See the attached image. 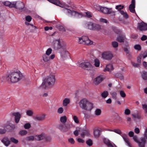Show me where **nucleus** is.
Masks as SVG:
<instances>
[{"label": "nucleus", "mask_w": 147, "mask_h": 147, "mask_svg": "<svg viewBox=\"0 0 147 147\" xmlns=\"http://www.w3.org/2000/svg\"><path fill=\"white\" fill-rule=\"evenodd\" d=\"M97 9L98 11L105 14H111L113 16L116 15V12L113 10L112 8H108L99 6L97 7Z\"/></svg>", "instance_id": "obj_5"}, {"label": "nucleus", "mask_w": 147, "mask_h": 147, "mask_svg": "<svg viewBox=\"0 0 147 147\" xmlns=\"http://www.w3.org/2000/svg\"><path fill=\"white\" fill-rule=\"evenodd\" d=\"M1 142L6 146H8L10 144V142L7 137H5L1 140Z\"/></svg>", "instance_id": "obj_21"}, {"label": "nucleus", "mask_w": 147, "mask_h": 147, "mask_svg": "<svg viewBox=\"0 0 147 147\" xmlns=\"http://www.w3.org/2000/svg\"><path fill=\"white\" fill-rule=\"evenodd\" d=\"M10 140L11 142L15 144L18 143V141L17 140L13 137L10 138Z\"/></svg>", "instance_id": "obj_46"}, {"label": "nucleus", "mask_w": 147, "mask_h": 147, "mask_svg": "<svg viewBox=\"0 0 147 147\" xmlns=\"http://www.w3.org/2000/svg\"><path fill=\"white\" fill-rule=\"evenodd\" d=\"M103 142L107 146L111 142L109 140L105 138L103 139Z\"/></svg>", "instance_id": "obj_49"}, {"label": "nucleus", "mask_w": 147, "mask_h": 147, "mask_svg": "<svg viewBox=\"0 0 147 147\" xmlns=\"http://www.w3.org/2000/svg\"><path fill=\"white\" fill-rule=\"evenodd\" d=\"M131 63L133 66L135 67H138L140 66V63H136L133 62H131Z\"/></svg>", "instance_id": "obj_56"}, {"label": "nucleus", "mask_w": 147, "mask_h": 147, "mask_svg": "<svg viewBox=\"0 0 147 147\" xmlns=\"http://www.w3.org/2000/svg\"><path fill=\"white\" fill-rule=\"evenodd\" d=\"M63 111V108L61 107L59 108L57 111V112L59 114L62 113Z\"/></svg>", "instance_id": "obj_55"}, {"label": "nucleus", "mask_w": 147, "mask_h": 147, "mask_svg": "<svg viewBox=\"0 0 147 147\" xmlns=\"http://www.w3.org/2000/svg\"><path fill=\"white\" fill-rule=\"evenodd\" d=\"M80 131V128L78 130H76L74 132V134L76 136H77L78 135V132Z\"/></svg>", "instance_id": "obj_62"}, {"label": "nucleus", "mask_w": 147, "mask_h": 147, "mask_svg": "<svg viewBox=\"0 0 147 147\" xmlns=\"http://www.w3.org/2000/svg\"><path fill=\"white\" fill-rule=\"evenodd\" d=\"M67 120V117L65 116H63L61 117L60 121L61 122L65 123Z\"/></svg>", "instance_id": "obj_37"}, {"label": "nucleus", "mask_w": 147, "mask_h": 147, "mask_svg": "<svg viewBox=\"0 0 147 147\" xmlns=\"http://www.w3.org/2000/svg\"><path fill=\"white\" fill-rule=\"evenodd\" d=\"M126 39V37L124 35L119 36L117 38L116 40L120 42H123Z\"/></svg>", "instance_id": "obj_24"}, {"label": "nucleus", "mask_w": 147, "mask_h": 147, "mask_svg": "<svg viewBox=\"0 0 147 147\" xmlns=\"http://www.w3.org/2000/svg\"><path fill=\"white\" fill-rule=\"evenodd\" d=\"M64 13L67 14L74 16L77 18H81L85 16V14L81 13H78L76 11L71 10L67 8H65L63 9Z\"/></svg>", "instance_id": "obj_4"}, {"label": "nucleus", "mask_w": 147, "mask_h": 147, "mask_svg": "<svg viewBox=\"0 0 147 147\" xmlns=\"http://www.w3.org/2000/svg\"><path fill=\"white\" fill-rule=\"evenodd\" d=\"M61 56L62 59L64 60L69 58L70 57V55L69 52L65 50L61 51Z\"/></svg>", "instance_id": "obj_16"}, {"label": "nucleus", "mask_w": 147, "mask_h": 147, "mask_svg": "<svg viewBox=\"0 0 147 147\" xmlns=\"http://www.w3.org/2000/svg\"><path fill=\"white\" fill-rule=\"evenodd\" d=\"M141 76L143 80H147V73L145 71H143L141 74Z\"/></svg>", "instance_id": "obj_33"}, {"label": "nucleus", "mask_w": 147, "mask_h": 147, "mask_svg": "<svg viewBox=\"0 0 147 147\" xmlns=\"http://www.w3.org/2000/svg\"><path fill=\"white\" fill-rule=\"evenodd\" d=\"M44 136L43 134H41L38 136H36L34 137L33 136H30L27 137L26 140H27L32 141L34 140H40L43 139L44 138Z\"/></svg>", "instance_id": "obj_9"}, {"label": "nucleus", "mask_w": 147, "mask_h": 147, "mask_svg": "<svg viewBox=\"0 0 147 147\" xmlns=\"http://www.w3.org/2000/svg\"><path fill=\"white\" fill-rule=\"evenodd\" d=\"M52 49L51 48H49L46 52V55H49L52 52Z\"/></svg>", "instance_id": "obj_50"}, {"label": "nucleus", "mask_w": 147, "mask_h": 147, "mask_svg": "<svg viewBox=\"0 0 147 147\" xmlns=\"http://www.w3.org/2000/svg\"><path fill=\"white\" fill-rule=\"evenodd\" d=\"M114 69L113 66L112 64H109L107 65L105 67V69L104 70L105 72L108 71H110L113 70Z\"/></svg>", "instance_id": "obj_25"}, {"label": "nucleus", "mask_w": 147, "mask_h": 147, "mask_svg": "<svg viewBox=\"0 0 147 147\" xmlns=\"http://www.w3.org/2000/svg\"><path fill=\"white\" fill-rule=\"evenodd\" d=\"M94 24L90 22H88L86 24V28L93 30Z\"/></svg>", "instance_id": "obj_19"}, {"label": "nucleus", "mask_w": 147, "mask_h": 147, "mask_svg": "<svg viewBox=\"0 0 147 147\" xmlns=\"http://www.w3.org/2000/svg\"><path fill=\"white\" fill-rule=\"evenodd\" d=\"M111 94L113 98L115 100H116L117 99V94L116 92H111Z\"/></svg>", "instance_id": "obj_40"}, {"label": "nucleus", "mask_w": 147, "mask_h": 147, "mask_svg": "<svg viewBox=\"0 0 147 147\" xmlns=\"http://www.w3.org/2000/svg\"><path fill=\"white\" fill-rule=\"evenodd\" d=\"M123 49L128 58H130L131 57V55L129 52L130 48L128 45H127L124 47Z\"/></svg>", "instance_id": "obj_20"}, {"label": "nucleus", "mask_w": 147, "mask_h": 147, "mask_svg": "<svg viewBox=\"0 0 147 147\" xmlns=\"http://www.w3.org/2000/svg\"><path fill=\"white\" fill-rule=\"evenodd\" d=\"M107 146L108 147H117L114 144H113L111 142Z\"/></svg>", "instance_id": "obj_64"}, {"label": "nucleus", "mask_w": 147, "mask_h": 147, "mask_svg": "<svg viewBox=\"0 0 147 147\" xmlns=\"http://www.w3.org/2000/svg\"><path fill=\"white\" fill-rule=\"evenodd\" d=\"M15 3V1L11 2L9 1H6L4 2V5L7 6H9L10 7H13L15 6L14 5Z\"/></svg>", "instance_id": "obj_23"}, {"label": "nucleus", "mask_w": 147, "mask_h": 147, "mask_svg": "<svg viewBox=\"0 0 147 147\" xmlns=\"http://www.w3.org/2000/svg\"><path fill=\"white\" fill-rule=\"evenodd\" d=\"M130 113V110L128 109H126L124 111V113L126 115H129Z\"/></svg>", "instance_id": "obj_60"}, {"label": "nucleus", "mask_w": 147, "mask_h": 147, "mask_svg": "<svg viewBox=\"0 0 147 147\" xmlns=\"http://www.w3.org/2000/svg\"><path fill=\"white\" fill-rule=\"evenodd\" d=\"M89 136L90 135L89 131L88 130H84L82 133L81 134V137L84 138L85 137V136Z\"/></svg>", "instance_id": "obj_30"}, {"label": "nucleus", "mask_w": 147, "mask_h": 147, "mask_svg": "<svg viewBox=\"0 0 147 147\" xmlns=\"http://www.w3.org/2000/svg\"><path fill=\"white\" fill-rule=\"evenodd\" d=\"M119 11L121 14L123 16V17L126 18H128V15L126 12H125L123 10H120Z\"/></svg>", "instance_id": "obj_39"}, {"label": "nucleus", "mask_w": 147, "mask_h": 147, "mask_svg": "<svg viewBox=\"0 0 147 147\" xmlns=\"http://www.w3.org/2000/svg\"><path fill=\"white\" fill-rule=\"evenodd\" d=\"M23 77L22 74L20 71H19L12 72L6 78L9 82L15 83L21 80Z\"/></svg>", "instance_id": "obj_2"}, {"label": "nucleus", "mask_w": 147, "mask_h": 147, "mask_svg": "<svg viewBox=\"0 0 147 147\" xmlns=\"http://www.w3.org/2000/svg\"><path fill=\"white\" fill-rule=\"evenodd\" d=\"M79 39L78 42L79 44H84L85 39L87 38V36H82L81 37L78 38Z\"/></svg>", "instance_id": "obj_28"}, {"label": "nucleus", "mask_w": 147, "mask_h": 147, "mask_svg": "<svg viewBox=\"0 0 147 147\" xmlns=\"http://www.w3.org/2000/svg\"><path fill=\"white\" fill-rule=\"evenodd\" d=\"M15 4L13 7L16 9L21 10L24 7V3L20 1H15Z\"/></svg>", "instance_id": "obj_13"}, {"label": "nucleus", "mask_w": 147, "mask_h": 147, "mask_svg": "<svg viewBox=\"0 0 147 147\" xmlns=\"http://www.w3.org/2000/svg\"><path fill=\"white\" fill-rule=\"evenodd\" d=\"M142 108L143 109L145 113H147V105L146 104H142Z\"/></svg>", "instance_id": "obj_52"}, {"label": "nucleus", "mask_w": 147, "mask_h": 147, "mask_svg": "<svg viewBox=\"0 0 147 147\" xmlns=\"http://www.w3.org/2000/svg\"><path fill=\"white\" fill-rule=\"evenodd\" d=\"M49 2L53 3L57 5L63 7V6H61L60 5V2L59 0H47Z\"/></svg>", "instance_id": "obj_27"}, {"label": "nucleus", "mask_w": 147, "mask_h": 147, "mask_svg": "<svg viewBox=\"0 0 147 147\" xmlns=\"http://www.w3.org/2000/svg\"><path fill=\"white\" fill-rule=\"evenodd\" d=\"M55 81L54 74H51L47 76L42 82L40 87L42 88H51L53 87Z\"/></svg>", "instance_id": "obj_1"}, {"label": "nucleus", "mask_w": 147, "mask_h": 147, "mask_svg": "<svg viewBox=\"0 0 147 147\" xmlns=\"http://www.w3.org/2000/svg\"><path fill=\"white\" fill-rule=\"evenodd\" d=\"M25 19L28 22H30L32 19L31 17L29 16H28L26 17Z\"/></svg>", "instance_id": "obj_59"}, {"label": "nucleus", "mask_w": 147, "mask_h": 147, "mask_svg": "<svg viewBox=\"0 0 147 147\" xmlns=\"http://www.w3.org/2000/svg\"><path fill=\"white\" fill-rule=\"evenodd\" d=\"M109 94L108 92L107 91L103 92L101 94L102 96L104 98L107 97Z\"/></svg>", "instance_id": "obj_42"}, {"label": "nucleus", "mask_w": 147, "mask_h": 147, "mask_svg": "<svg viewBox=\"0 0 147 147\" xmlns=\"http://www.w3.org/2000/svg\"><path fill=\"white\" fill-rule=\"evenodd\" d=\"M138 28L141 31L147 30V24L144 22L140 23L138 24Z\"/></svg>", "instance_id": "obj_15"}, {"label": "nucleus", "mask_w": 147, "mask_h": 147, "mask_svg": "<svg viewBox=\"0 0 147 147\" xmlns=\"http://www.w3.org/2000/svg\"><path fill=\"white\" fill-rule=\"evenodd\" d=\"M79 105L81 109L88 111H90L94 107L93 103L86 98L81 100Z\"/></svg>", "instance_id": "obj_3"}, {"label": "nucleus", "mask_w": 147, "mask_h": 147, "mask_svg": "<svg viewBox=\"0 0 147 147\" xmlns=\"http://www.w3.org/2000/svg\"><path fill=\"white\" fill-rule=\"evenodd\" d=\"M134 48L135 49L138 51H140L141 50V47L139 45H134Z\"/></svg>", "instance_id": "obj_48"}, {"label": "nucleus", "mask_w": 147, "mask_h": 147, "mask_svg": "<svg viewBox=\"0 0 147 147\" xmlns=\"http://www.w3.org/2000/svg\"><path fill=\"white\" fill-rule=\"evenodd\" d=\"M27 131L25 130H22L19 132L21 136H24L27 133Z\"/></svg>", "instance_id": "obj_54"}, {"label": "nucleus", "mask_w": 147, "mask_h": 147, "mask_svg": "<svg viewBox=\"0 0 147 147\" xmlns=\"http://www.w3.org/2000/svg\"><path fill=\"white\" fill-rule=\"evenodd\" d=\"M101 113V111L100 109H96L94 111L95 114L97 116L100 115Z\"/></svg>", "instance_id": "obj_38"}, {"label": "nucleus", "mask_w": 147, "mask_h": 147, "mask_svg": "<svg viewBox=\"0 0 147 147\" xmlns=\"http://www.w3.org/2000/svg\"><path fill=\"white\" fill-rule=\"evenodd\" d=\"M42 59L45 62H47L49 61L50 60H52L55 57V55L52 54L50 56L46 55H44L42 56Z\"/></svg>", "instance_id": "obj_14"}, {"label": "nucleus", "mask_w": 147, "mask_h": 147, "mask_svg": "<svg viewBox=\"0 0 147 147\" xmlns=\"http://www.w3.org/2000/svg\"><path fill=\"white\" fill-rule=\"evenodd\" d=\"M71 127L70 124H61L59 125L58 128L62 131H65L69 129Z\"/></svg>", "instance_id": "obj_11"}, {"label": "nucleus", "mask_w": 147, "mask_h": 147, "mask_svg": "<svg viewBox=\"0 0 147 147\" xmlns=\"http://www.w3.org/2000/svg\"><path fill=\"white\" fill-rule=\"evenodd\" d=\"M113 31L115 33L118 34H120L121 33L122 31L120 29H118L117 28L113 27L112 28Z\"/></svg>", "instance_id": "obj_35"}, {"label": "nucleus", "mask_w": 147, "mask_h": 147, "mask_svg": "<svg viewBox=\"0 0 147 147\" xmlns=\"http://www.w3.org/2000/svg\"><path fill=\"white\" fill-rule=\"evenodd\" d=\"M94 137L96 138H97L100 135V131L98 129H94Z\"/></svg>", "instance_id": "obj_26"}, {"label": "nucleus", "mask_w": 147, "mask_h": 147, "mask_svg": "<svg viewBox=\"0 0 147 147\" xmlns=\"http://www.w3.org/2000/svg\"><path fill=\"white\" fill-rule=\"evenodd\" d=\"M121 136L126 143V145L129 147H132L131 145L129 142V140L127 136L125 134H123Z\"/></svg>", "instance_id": "obj_17"}, {"label": "nucleus", "mask_w": 147, "mask_h": 147, "mask_svg": "<svg viewBox=\"0 0 147 147\" xmlns=\"http://www.w3.org/2000/svg\"><path fill=\"white\" fill-rule=\"evenodd\" d=\"M102 27L97 24H94L93 28V30H100L102 29Z\"/></svg>", "instance_id": "obj_31"}, {"label": "nucleus", "mask_w": 147, "mask_h": 147, "mask_svg": "<svg viewBox=\"0 0 147 147\" xmlns=\"http://www.w3.org/2000/svg\"><path fill=\"white\" fill-rule=\"evenodd\" d=\"M84 14H85V16L87 18H90L92 17V14L89 11L85 12Z\"/></svg>", "instance_id": "obj_44"}, {"label": "nucleus", "mask_w": 147, "mask_h": 147, "mask_svg": "<svg viewBox=\"0 0 147 147\" xmlns=\"http://www.w3.org/2000/svg\"><path fill=\"white\" fill-rule=\"evenodd\" d=\"M73 118L75 122L77 123H78L79 121L77 117L76 116H74Z\"/></svg>", "instance_id": "obj_57"}, {"label": "nucleus", "mask_w": 147, "mask_h": 147, "mask_svg": "<svg viewBox=\"0 0 147 147\" xmlns=\"http://www.w3.org/2000/svg\"><path fill=\"white\" fill-rule=\"evenodd\" d=\"M124 7L123 5H117L115 7V9H118L119 11L121 10V9H123Z\"/></svg>", "instance_id": "obj_43"}, {"label": "nucleus", "mask_w": 147, "mask_h": 147, "mask_svg": "<svg viewBox=\"0 0 147 147\" xmlns=\"http://www.w3.org/2000/svg\"><path fill=\"white\" fill-rule=\"evenodd\" d=\"M146 142V140L145 138H141L140 141L138 143L139 147H144Z\"/></svg>", "instance_id": "obj_22"}, {"label": "nucleus", "mask_w": 147, "mask_h": 147, "mask_svg": "<svg viewBox=\"0 0 147 147\" xmlns=\"http://www.w3.org/2000/svg\"><path fill=\"white\" fill-rule=\"evenodd\" d=\"M112 45L113 48H116L118 47V44L116 41H113L112 42Z\"/></svg>", "instance_id": "obj_45"}, {"label": "nucleus", "mask_w": 147, "mask_h": 147, "mask_svg": "<svg viewBox=\"0 0 147 147\" xmlns=\"http://www.w3.org/2000/svg\"><path fill=\"white\" fill-rule=\"evenodd\" d=\"M70 102V100L68 98H65L63 101V105L64 106L66 107Z\"/></svg>", "instance_id": "obj_32"}, {"label": "nucleus", "mask_w": 147, "mask_h": 147, "mask_svg": "<svg viewBox=\"0 0 147 147\" xmlns=\"http://www.w3.org/2000/svg\"><path fill=\"white\" fill-rule=\"evenodd\" d=\"M107 146L108 147H117L114 144H113L111 142Z\"/></svg>", "instance_id": "obj_63"}, {"label": "nucleus", "mask_w": 147, "mask_h": 147, "mask_svg": "<svg viewBox=\"0 0 147 147\" xmlns=\"http://www.w3.org/2000/svg\"><path fill=\"white\" fill-rule=\"evenodd\" d=\"M119 94L121 96L122 98H124L126 96V94L123 91H120L119 92Z\"/></svg>", "instance_id": "obj_51"}, {"label": "nucleus", "mask_w": 147, "mask_h": 147, "mask_svg": "<svg viewBox=\"0 0 147 147\" xmlns=\"http://www.w3.org/2000/svg\"><path fill=\"white\" fill-rule=\"evenodd\" d=\"M113 57V55L110 52H105L103 53L102 54V58L105 60H111Z\"/></svg>", "instance_id": "obj_10"}, {"label": "nucleus", "mask_w": 147, "mask_h": 147, "mask_svg": "<svg viewBox=\"0 0 147 147\" xmlns=\"http://www.w3.org/2000/svg\"><path fill=\"white\" fill-rule=\"evenodd\" d=\"M26 114L29 116H32L33 114L32 111L31 110H28L26 111Z\"/></svg>", "instance_id": "obj_41"}, {"label": "nucleus", "mask_w": 147, "mask_h": 147, "mask_svg": "<svg viewBox=\"0 0 147 147\" xmlns=\"http://www.w3.org/2000/svg\"><path fill=\"white\" fill-rule=\"evenodd\" d=\"M52 47L55 50H57L61 48L62 46L60 40H54L53 42Z\"/></svg>", "instance_id": "obj_8"}, {"label": "nucleus", "mask_w": 147, "mask_h": 147, "mask_svg": "<svg viewBox=\"0 0 147 147\" xmlns=\"http://www.w3.org/2000/svg\"><path fill=\"white\" fill-rule=\"evenodd\" d=\"M94 65L96 67H98L100 66V62L99 60L97 59H95L94 60Z\"/></svg>", "instance_id": "obj_36"}, {"label": "nucleus", "mask_w": 147, "mask_h": 147, "mask_svg": "<svg viewBox=\"0 0 147 147\" xmlns=\"http://www.w3.org/2000/svg\"><path fill=\"white\" fill-rule=\"evenodd\" d=\"M117 76H118V77L121 80H123L124 79V77L123 75L121 73H119L117 74Z\"/></svg>", "instance_id": "obj_58"}, {"label": "nucleus", "mask_w": 147, "mask_h": 147, "mask_svg": "<svg viewBox=\"0 0 147 147\" xmlns=\"http://www.w3.org/2000/svg\"><path fill=\"white\" fill-rule=\"evenodd\" d=\"M12 115L14 117L15 122L16 123H18L20 120L21 117V114L19 112H14L12 113Z\"/></svg>", "instance_id": "obj_12"}, {"label": "nucleus", "mask_w": 147, "mask_h": 147, "mask_svg": "<svg viewBox=\"0 0 147 147\" xmlns=\"http://www.w3.org/2000/svg\"><path fill=\"white\" fill-rule=\"evenodd\" d=\"M87 144L89 146H91L92 144V141L90 139H89L86 142Z\"/></svg>", "instance_id": "obj_53"}, {"label": "nucleus", "mask_w": 147, "mask_h": 147, "mask_svg": "<svg viewBox=\"0 0 147 147\" xmlns=\"http://www.w3.org/2000/svg\"><path fill=\"white\" fill-rule=\"evenodd\" d=\"M77 66L83 69L88 70H90L92 69V67L91 63L85 61L81 63H78Z\"/></svg>", "instance_id": "obj_6"}, {"label": "nucleus", "mask_w": 147, "mask_h": 147, "mask_svg": "<svg viewBox=\"0 0 147 147\" xmlns=\"http://www.w3.org/2000/svg\"><path fill=\"white\" fill-rule=\"evenodd\" d=\"M30 127V125L29 123L26 124L24 125V127L26 129H28Z\"/></svg>", "instance_id": "obj_61"}, {"label": "nucleus", "mask_w": 147, "mask_h": 147, "mask_svg": "<svg viewBox=\"0 0 147 147\" xmlns=\"http://www.w3.org/2000/svg\"><path fill=\"white\" fill-rule=\"evenodd\" d=\"M87 38L85 39L84 42V44L87 45H90L93 43V42L88 39V37L87 36Z\"/></svg>", "instance_id": "obj_34"}, {"label": "nucleus", "mask_w": 147, "mask_h": 147, "mask_svg": "<svg viewBox=\"0 0 147 147\" xmlns=\"http://www.w3.org/2000/svg\"><path fill=\"white\" fill-rule=\"evenodd\" d=\"M135 0H132L131 4L129 6V9L130 11L132 13H135Z\"/></svg>", "instance_id": "obj_18"}, {"label": "nucleus", "mask_w": 147, "mask_h": 147, "mask_svg": "<svg viewBox=\"0 0 147 147\" xmlns=\"http://www.w3.org/2000/svg\"><path fill=\"white\" fill-rule=\"evenodd\" d=\"M105 78V76L103 75H100L96 77L94 80V83L98 85L100 84Z\"/></svg>", "instance_id": "obj_7"}, {"label": "nucleus", "mask_w": 147, "mask_h": 147, "mask_svg": "<svg viewBox=\"0 0 147 147\" xmlns=\"http://www.w3.org/2000/svg\"><path fill=\"white\" fill-rule=\"evenodd\" d=\"M140 56L142 57L143 59H144L147 57V50L145 51L143 54H142L140 55Z\"/></svg>", "instance_id": "obj_47"}, {"label": "nucleus", "mask_w": 147, "mask_h": 147, "mask_svg": "<svg viewBox=\"0 0 147 147\" xmlns=\"http://www.w3.org/2000/svg\"><path fill=\"white\" fill-rule=\"evenodd\" d=\"M45 115H43L42 116H36L34 119L35 120L38 121H42L44 120L45 118Z\"/></svg>", "instance_id": "obj_29"}]
</instances>
